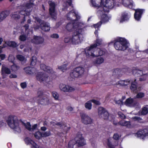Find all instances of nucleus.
<instances>
[{
	"label": "nucleus",
	"mask_w": 148,
	"mask_h": 148,
	"mask_svg": "<svg viewBox=\"0 0 148 148\" xmlns=\"http://www.w3.org/2000/svg\"><path fill=\"white\" fill-rule=\"evenodd\" d=\"M112 42L114 48L118 50L124 51L128 47L127 41L124 38L117 37Z\"/></svg>",
	"instance_id": "1"
},
{
	"label": "nucleus",
	"mask_w": 148,
	"mask_h": 148,
	"mask_svg": "<svg viewBox=\"0 0 148 148\" xmlns=\"http://www.w3.org/2000/svg\"><path fill=\"white\" fill-rule=\"evenodd\" d=\"M75 140V143L73 140H71L69 142L68 144V148H75L74 146L76 144H77L78 147H82L86 145V141L82 136V134L80 132H78L77 134Z\"/></svg>",
	"instance_id": "2"
},
{
	"label": "nucleus",
	"mask_w": 148,
	"mask_h": 148,
	"mask_svg": "<svg viewBox=\"0 0 148 148\" xmlns=\"http://www.w3.org/2000/svg\"><path fill=\"white\" fill-rule=\"evenodd\" d=\"M102 43L101 40L99 39H97L95 44L91 45L89 47H86L84 51L86 56L95 57L94 54L95 49L96 47L100 46Z\"/></svg>",
	"instance_id": "3"
},
{
	"label": "nucleus",
	"mask_w": 148,
	"mask_h": 148,
	"mask_svg": "<svg viewBox=\"0 0 148 148\" xmlns=\"http://www.w3.org/2000/svg\"><path fill=\"white\" fill-rule=\"evenodd\" d=\"M136 81V79L132 82H131V80L129 79L126 80H120L116 83V85H119V86H125L131 83L130 89L132 91L134 92L137 89V83Z\"/></svg>",
	"instance_id": "4"
},
{
	"label": "nucleus",
	"mask_w": 148,
	"mask_h": 148,
	"mask_svg": "<svg viewBox=\"0 0 148 148\" xmlns=\"http://www.w3.org/2000/svg\"><path fill=\"white\" fill-rule=\"evenodd\" d=\"M82 29H76L72 35L71 42L72 43L75 44H78L81 42L82 40V35L81 34Z\"/></svg>",
	"instance_id": "5"
},
{
	"label": "nucleus",
	"mask_w": 148,
	"mask_h": 148,
	"mask_svg": "<svg viewBox=\"0 0 148 148\" xmlns=\"http://www.w3.org/2000/svg\"><path fill=\"white\" fill-rule=\"evenodd\" d=\"M6 122L8 125L13 129L16 128L19 126V122L17 118L13 116H9Z\"/></svg>",
	"instance_id": "6"
},
{
	"label": "nucleus",
	"mask_w": 148,
	"mask_h": 148,
	"mask_svg": "<svg viewBox=\"0 0 148 148\" xmlns=\"http://www.w3.org/2000/svg\"><path fill=\"white\" fill-rule=\"evenodd\" d=\"M84 71L83 67L78 66L72 70L70 73V76L72 78H77L82 75Z\"/></svg>",
	"instance_id": "7"
},
{
	"label": "nucleus",
	"mask_w": 148,
	"mask_h": 148,
	"mask_svg": "<svg viewBox=\"0 0 148 148\" xmlns=\"http://www.w3.org/2000/svg\"><path fill=\"white\" fill-rule=\"evenodd\" d=\"M100 0L101 1L100 4V9L98 11V12L100 14H101L102 12V20L103 21H104L103 18L104 17L105 18H107V16L106 15L104 14L103 13L108 12L109 11V9H110L105 5L104 2L102 0Z\"/></svg>",
	"instance_id": "8"
},
{
	"label": "nucleus",
	"mask_w": 148,
	"mask_h": 148,
	"mask_svg": "<svg viewBox=\"0 0 148 148\" xmlns=\"http://www.w3.org/2000/svg\"><path fill=\"white\" fill-rule=\"evenodd\" d=\"M98 114L100 117L105 120L108 119L109 118V114L104 108L99 107L98 109Z\"/></svg>",
	"instance_id": "9"
},
{
	"label": "nucleus",
	"mask_w": 148,
	"mask_h": 148,
	"mask_svg": "<svg viewBox=\"0 0 148 148\" xmlns=\"http://www.w3.org/2000/svg\"><path fill=\"white\" fill-rule=\"evenodd\" d=\"M81 120L82 123L87 125L92 123L93 120L88 115L85 114H82L80 115Z\"/></svg>",
	"instance_id": "10"
},
{
	"label": "nucleus",
	"mask_w": 148,
	"mask_h": 148,
	"mask_svg": "<svg viewBox=\"0 0 148 148\" xmlns=\"http://www.w3.org/2000/svg\"><path fill=\"white\" fill-rule=\"evenodd\" d=\"M49 13L51 17L54 18L56 15V4L54 2L52 1H49Z\"/></svg>",
	"instance_id": "11"
},
{
	"label": "nucleus",
	"mask_w": 148,
	"mask_h": 148,
	"mask_svg": "<svg viewBox=\"0 0 148 148\" xmlns=\"http://www.w3.org/2000/svg\"><path fill=\"white\" fill-rule=\"evenodd\" d=\"M67 18L68 20L72 21L74 22L78 20L80 18V16L75 12L72 11H70L67 14Z\"/></svg>",
	"instance_id": "12"
},
{
	"label": "nucleus",
	"mask_w": 148,
	"mask_h": 148,
	"mask_svg": "<svg viewBox=\"0 0 148 148\" xmlns=\"http://www.w3.org/2000/svg\"><path fill=\"white\" fill-rule=\"evenodd\" d=\"M48 77V75L42 72H38L36 75L37 79L40 82L46 81Z\"/></svg>",
	"instance_id": "13"
},
{
	"label": "nucleus",
	"mask_w": 148,
	"mask_h": 148,
	"mask_svg": "<svg viewBox=\"0 0 148 148\" xmlns=\"http://www.w3.org/2000/svg\"><path fill=\"white\" fill-rule=\"evenodd\" d=\"M79 24L78 22H73L72 23H69L67 24L66 28L69 32L75 31L76 29H79Z\"/></svg>",
	"instance_id": "14"
},
{
	"label": "nucleus",
	"mask_w": 148,
	"mask_h": 148,
	"mask_svg": "<svg viewBox=\"0 0 148 148\" xmlns=\"http://www.w3.org/2000/svg\"><path fill=\"white\" fill-rule=\"evenodd\" d=\"M137 137L140 138L144 139L146 136H148V128L141 129L136 133Z\"/></svg>",
	"instance_id": "15"
},
{
	"label": "nucleus",
	"mask_w": 148,
	"mask_h": 148,
	"mask_svg": "<svg viewBox=\"0 0 148 148\" xmlns=\"http://www.w3.org/2000/svg\"><path fill=\"white\" fill-rule=\"evenodd\" d=\"M44 41V38L42 37L34 36L33 38L31 40V42L36 45H40L43 43Z\"/></svg>",
	"instance_id": "16"
},
{
	"label": "nucleus",
	"mask_w": 148,
	"mask_h": 148,
	"mask_svg": "<svg viewBox=\"0 0 148 148\" xmlns=\"http://www.w3.org/2000/svg\"><path fill=\"white\" fill-rule=\"evenodd\" d=\"M113 123L115 125H116L118 124L121 125L125 126L126 127L129 128H131L132 127L131 123L130 121H124L121 120L119 122L117 123L115 121H114Z\"/></svg>",
	"instance_id": "17"
},
{
	"label": "nucleus",
	"mask_w": 148,
	"mask_h": 148,
	"mask_svg": "<svg viewBox=\"0 0 148 148\" xmlns=\"http://www.w3.org/2000/svg\"><path fill=\"white\" fill-rule=\"evenodd\" d=\"M144 11L143 9H137L135 10L134 16L136 20L138 21L140 20Z\"/></svg>",
	"instance_id": "18"
},
{
	"label": "nucleus",
	"mask_w": 148,
	"mask_h": 148,
	"mask_svg": "<svg viewBox=\"0 0 148 148\" xmlns=\"http://www.w3.org/2000/svg\"><path fill=\"white\" fill-rule=\"evenodd\" d=\"M59 87L60 90L64 92H71L74 90V89L69 85H66L63 84H60Z\"/></svg>",
	"instance_id": "19"
},
{
	"label": "nucleus",
	"mask_w": 148,
	"mask_h": 148,
	"mask_svg": "<svg viewBox=\"0 0 148 148\" xmlns=\"http://www.w3.org/2000/svg\"><path fill=\"white\" fill-rule=\"evenodd\" d=\"M24 140L27 145H31L32 148H39L38 145L30 138L27 137L25 138Z\"/></svg>",
	"instance_id": "20"
},
{
	"label": "nucleus",
	"mask_w": 148,
	"mask_h": 148,
	"mask_svg": "<svg viewBox=\"0 0 148 148\" xmlns=\"http://www.w3.org/2000/svg\"><path fill=\"white\" fill-rule=\"evenodd\" d=\"M40 67L41 69L48 73H53L54 72L52 68L46 66L44 64H41L40 65Z\"/></svg>",
	"instance_id": "21"
},
{
	"label": "nucleus",
	"mask_w": 148,
	"mask_h": 148,
	"mask_svg": "<svg viewBox=\"0 0 148 148\" xmlns=\"http://www.w3.org/2000/svg\"><path fill=\"white\" fill-rule=\"evenodd\" d=\"M41 29L44 31L47 32L49 31L50 28L49 25L47 22L43 21L40 24Z\"/></svg>",
	"instance_id": "22"
},
{
	"label": "nucleus",
	"mask_w": 148,
	"mask_h": 148,
	"mask_svg": "<svg viewBox=\"0 0 148 148\" xmlns=\"http://www.w3.org/2000/svg\"><path fill=\"white\" fill-rule=\"evenodd\" d=\"M25 73L28 74L32 75L35 72V69L34 67L28 66L23 69Z\"/></svg>",
	"instance_id": "23"
},
{
	"label": "nucleus",
	"mask_w": 148,
	"mask_h": 148,
	"mask_svg": "<svg viewBox=\"0 0 148 148\" xmlns=\"http://www.w3.org/2000/svg\"><path fill=\"white\" fill-rule=\"evenodd\" d=\"M105 5L109 8L111 9L115 6V3L114 0H106Z\"/></svg>",
	"instance_id": "24"
},
{
	"label": "nucleus",
	"mask_w": 148,
	"mask_h": 148,
	"mask_svg": "<svg viewBox=\"0 0 148 148\" xmlns=\"http://www.w3.org/2000/svg\"><path fill=\"white\" fill-rule=\"evenodd\" d=\"M10 12L8 10L2 11L0 13V22L4 19L9 14Z\"/></svg>",
	"instance_id": "25"
},
{
	"label": "nucleus",
	"mask_w": 148,
	"mask_h": 148,
	"mask_svg": "<svg viewBox=\"0 0 148 148\" xmlns=\"http://www.w3.org/2000/svg\"><path fill=\"white\" fill-rule=\"evenodd\" d=\"M125 104L126 106H134L136 105V103L134 102L133 99L130 97L126 99Z\"/></svg>",
	"instance_id": "26"
},
{
	"label": "nucleus",
	"mask_w": 148,
	"mask_h": 148,
	"mask_svg": "<svg viewBox=\"0 0 148 148\" xmlns=\"http://www.w3.org/2000/svg\"><path fill=\"white\" fill-rule=\"evenodd\" d=\"M132 73L135 76L139 77L143 75V71L139 69H135L132 70Z\"/></svg>",
	"instance_id": "27"
},
{
	"label": "nucleus",
	"mask_w": 148,
	"mask_h": 148,
	"mask_svg": "<svg viewBox=\"0 0 148 148\" xmlns=\"http://www.w3.org/2000/svg\"><path fill=\"white\" fill-rule=\"evenodd\" d=\"M129 19V17L128 16V13L126 12L123 13L121 18L120 22H123L127 21Z\"/></svg>",
	"instance_id": "28"
},
{
	"label": "nucleus",
	"mask_w": 148,
	"mask_h": 148,
	"mask_svg": "<svg viewBox=\"0 0 148 148\" xmlns=\"http://www.w3.org/2000/svg\"><path fill=\"white\" fill-rule=\"evenodd\" d=\"M18 13L23 15L24 16H29L30 15V12L28 10V9L26 8H24L23 10L18 11Z\"/></svg>",
	"instance_id": "29"
},
{
	"label": "nucleus",
	"mask_w": 148,
	"mask_h": 148,
	"mask_svg": "<svg viewBox=\"0 0 148 148\" xmlns=\"http://www.w3.org/2000/svg\"><path fill=\"white\" fill-rule=\"evenodd\" d=\"M5 43L8 46L13 48H15L18 46L17 43L14 41H7Z\"/></svg>",
	"instance_id": "30"
},
{
	"label": "nucleus",
	"mask_w": 148,
	"mask_h": 148,
	"mask_svg": "<svg viewBox=\"0 0 148 148\" xmlns=\"http://www.w3.org/2000/svg\"><path fill=\"white\" fill-rule=\"evenodd\" d=\"M11 73L10 69L5 67H3L1 69V74L3 75L5 74H9Z\"/></svg>",
	"instance_id": "31"
},
{
	"label": "nucleus",
	"mask_w": 148,
	"mask_h": 148,
	"mask_svg": "<svg viewBox=\"0 0 148 148\" xmlns=\"http://www.w3.org/2000/svg\"><path fill=\"white\" fill-rule=\"evenodd\" d=\"M47 98H44L42 97L38 99V104H40L41 105H45L47 103Z\"/></svg>",
	"instance_id": "32"
},
{
	"label": "nucleus",
	"mask_w": 148,
	"mask_h": 148,
	"mask_svg": "<svg viewBox=\"0 0 148 148\" xmlns=\"http://www.w3.org/2000/svg\"><path fill=\"white\" fill-rule=\"evenodd\" d=\"M11 17L12 18L16 21L20 18V16L17 12H16L12 14Z\"/></svg>",
	"instance_id": "33"
},
{
	"label": "nucleus",
	"mask_w": 148,
	"mask_h": 148,
	"mask_svg": "<svg viewBox=\"0 0 148 148\" xmlns=\"http://www.w3.org/2000/svg\"><path fill=\"white\" fill-rule=\"evenodd\" d=\"M104 61L103 59L101 57L97 58L94 61V63L96 64H101Z\"/></svg>",
	"instance_id": "34"
},
{
	"label": "nucleus",
	"mask_w": 148,
	"mask_h": 148,
	"mask_svg": "<svg viewBox=\"0 0 148 148\" xmlns=\"http://www.w3.org/2000/svg\"><path fill=\"white\" fill-rule=\"evenodd\" d=\"M147 107H144L142 108L141 111V114L145 115L147 114L148 113V109Z\"/></svg>",
	"instance_id": "35"
},
{
	"label": "nucleus",
	"mask_w": 148,
	"mask_h": 148,
	"mask_svg": "<svg viewBox=\"0 0 148 148\" xmlns=\"http://www.w3.org/2000/svg\"><path fill=\"white\" fill-rule=\"evenodd\" d=\"M19 68L20 67L19 66L15 64H13L11 67V70L14 72L17 71Z\"/></svg>",
	"instance_id": "36"
},
{
	"label": "nucleus",
	"mask_w": 148,
	"mask_h": 148,
	"mask_svg": "<svg viewBox=\"0 0 148 148\" xmlns=\"http://www.w3.org/2000/svg\"><path fill=\"white\" fill-rule=\"evenodd\" d=\"M68 65V64H64L61 66H58V69L63 72L67 70V66Z\"/></svg>",
	"instance_id": "37"
},
{
	"label": "nucleus",
	"mask_w": 148,
	"mask_h": 148,
	"mask_svg": "<svg viewBox=\"0 0 148 148\" xmlns=\"http://www.w3.org/2000/svg\"><path fill=\"white\" fill-rule=\"evenodd\" d=\"M91 102V100H90L88 101L87 102L85 103V106L86 108L89 110L91 109L92 106Z\"/></svg>",
	"instance_id": "38"
},
{
	"label": "nucleus",
	"mask_w": 148,
	"mask_h": 148,
	"mask_svg": "<svg viewBox=\"0 0 148 148\" xmlns=\"http://www.w3.org/2000/svg\"><path fill=\"white\" fill-rule=\"evenodd\" d=\"M22 123L25 127V128L29 131H31L32 128L30 123L29 122H27L26 124L22 121Z\"/></svg>",
	"instance_id": "39"
},
{
	"label": "nucleus",
	"mask_w": 148,
	"mask_h": 148,
	"mask_svg": "<svg viewBox=\"0 0 148 148\" xmlns=\"http://www.w3.org/2000/svg\"><path fill=\"white\" fill-rule=\"evenodd\" d=\"M122 71V70L119 68L114 69L113 71V75H119Z\"/></svg>",
	"instance_id": "40"
},
{
	"label": "nucleus",
	"mask_w": 148,
	"mask_h": 148,
	"mask_svg": "<svg viewBox=\"0 0 148 148\" xmlns=\"http://www.w3.org/2000/svg\"><path fill=\"white\" fill-rule=\"evenodd\" d=\"M36 58L35 56H33L32 58L30 65L34 66L36 64Z\"/></svg>",
	"instance_id": "41"
},
{
	"label": "nucleus",
	"mask_w": 148,
	"mask_h": 148,
	"mask_svg": "<svg viewBox=\"0 0 148 148\" xmlns=\"http://www.w3.org/2000/svg\"><path fill=\"white\" fill-rule=\"evenodd\" d=\"M111 139L109 138L107 140V145L109 148H115L114 146L112 145V142L111 141Z\"/></svg>",
	"instance_id": "42"
},
{
	"label": "nucleus",
	"mask_w": 148,
	"mask_h": 148,
	"mask_svg": "<svg viewBox=\"0 0 148 148\" xmlns=\"http://www.w3.org/2000/svg\"><path fill=\"white\" fill-rule=\"evenodd\" d=\"M53 97L55 100H58L59 98V95L58 93L55 91H53L52 92Z\"/></svg>",
	"instance_id": "43"
},
{
	"label": "nucleus",
	"mask_w": 148,
	"mask_h": 148,
	"mask_svg": "<svg viewBox=\"0 0 148 148\" xmlns=\"http://www.w3.org/2000/svg\"><path fill=\"white\" fill-rule=\"evenodd\" d=\"M27 38L26 36L24 34H22L19 37V40L22 41H25Z\"/></svg>",
	"instance_id": "44"
},
{
	"label": "nucleus",
	"mask_w": 148,
	"mask_h": 148,
	"mask_svg": "<svg viewBox=\"0 0 148 148\" xmlns=\"http://www.w3.org/2000/svg\"><path fill=\"white\" fill-rule=\"evenodd\" d=\"M44 93L43 90H39L37 92L38 96L37 98H41L43 97Z\"/></svg>",
	"instance_id": "45"
},
{
	"label": "nucleus",
	"mask_w": 148,
	"mask_h": 148,
	"mask_svg": "<svg viewBox=\"0 0 148 148\" xmlns=\"http://www.w3.org/2000/svg\"><path fill=\"white\" fill-rule=\"evenodd\" d=\"M145 96V94L143 92H140L138 93L136 95V97L137 98H141Z\"/></svg>",
	"instance_id": "46"
},
{
	"label": "nucleus",
	"mask_w": 148,
	"mask_h": 148,
	"mask_svg": "<svg viewBox=\"0 0 148 148\" xmlns=\"http://www.w3.org/2000/svg\"><path fill=\"white\" fill-rule=\"evenodd\" d=\"M42 137H47L51 135V133L50 131H47L45 132L42 133Z\"/></svg>",
	"instance_id": "47"
},
{
	"label": "nucleus",
	"mask_w": 148,
	"mask_h": 148,
	"mask_svg": "<svg viewBox=\"0 0 148 148\" xmlns=\"http://www.w3.org/2000/svg\"><path fill=\"white\" fill-rule=\"evenodd\" d=\"M33 3L31 2H29L26 3L25 5V7L27 8V9H29L32 7V5H33Z\"/></svg>",
	"instance_id": "48"
},
{
	"label": "nucleus",
	"mask_w": 148,
	"mask_h": 148,
	"mask_svg": "<svg viewBox=\"0 0 148 148\" xmlns=\"http://www.w3.org/2000/svg\"><path fill=\"white\" fill-rule=\"evenodd\" d=\"M98 53V54L95 55V56H101L105 53V52L100 49H99Z\"/></svg>",
	"instance_id": "49"
},
{
	"label": "nucleus",
	"mask_w": 148,
	"mask_h": 148,
	"mask_svg": "<svg viewBox=\"0 0 148 148\" xmlns=\"http://www.w3.org/2000/svg\"><path fill=\"white\" fill-rule=\"evenodd\" d=\"M118 115L119 117L122 119H124L126 118V116L121 112H119L118 113Z\"/></svg>",
	"instance_id": "50"
},
{
	"label": "nucleus",
	"mask_w": 148,
	"mask_h": 148,
	"mask_svg": "<svg viewBox=\"0 0 148 148\" xmlns=\"http://www.w3.org/2000/svg\"><path fill=\"white\" fill-rule=\"evenodd\" d=\"M17 58L20 61H23L24 60L25 58L21 55H18L17 56Z\"/></svg>",
	"instance_id": "51"
},
{
	"label": "nucleus",
	"mask_w": 148,
	"mask_h": 148,
	"mask_svg": "<svg viewBox=\"0 0 148 148\" xmlns=\"http://www.w3.org/2000/svg\"><path fill=\"white\" fill-rule=\"evenodd\" d=\"M64 41L65 43H68L71 41V39L70 37H66L64 38Z\"/></svg>",
	"instance_id": "52"
},
{
	"label": "nucleus",
	"mask_w": 148,
	"mask_h": 148,
	"mask_svg": "<svg viewBox=\"0 0 148 148\" xmlns=\"http://www.w3.org/2000/svg\"><path fill=\"white\" fill-rule=\"evenodd\" d=\"M102 23V22L101 21L98 22L97 24H94V26L95 28H98L101 26Z\"/></svg>",
	"instance_id": "53"
},
{
	"label": "nucleus",
	"mask_w": 148,
	"mask_h": 148,
	"mask_svg": "<svg viewBox=\"0 0 148 148\" xmlns=\"http://www.w3.org/2000/svg\"><path fill=\"white\" fill-rule=\"evenodd\" d=\"M91 101L95 103V104L97 105H100V102L98 101L95 99H92L91 100Z\"/></svg>",
	"instance_id": "54"
},
{
	"label": "nucleus",
	"mask_w": 148,
	"mask_h": 148,
	"mask_svg": "<svg viewBox=\"0 0 148 148\" xmlns=\"http://www.w3.org/2000/svg\"><path fill=\"white\" fill-rule=\"evenodd\" d=\"M71 127H67L66 126H65L64 128V131L66 133H67L70 130Z\"/></svg>",
	"instance_id": "55"
},
{
	"label": "nucleus",
	"mask_w": 148,
	"mask_h": 148,
	"mask_svg": "<svg viewBox=\"0 0 148 148\" xmlns=\"http://www.w3.org/2000/svg\"><path fill=\"white\" fill-rule=\"evenodd\" d=\"M113 138L115 140H118L119 138V135L117 134H114L113 137Z\"/></svg>",
	"instance_id": "56"
},
{
	"label": "nucleus",
	"mask_w": 148,
	"mask_h": 148,
	"mask_svg": "<svg viewBox=\"0 0 148 148\" xmlns=\"http://www.w3.org/2000/svg\"><path fill=\"white\" fill-rule=\"evenodd\" d=\"M20 86L22 88L24 89L26 87L27 85L26 82H24L21 83Z\"/></svg>",
	"instance_id": "57"
},
{
	"label": "nucleus",
	"mask_w": 148,
	"mask_h": 148,
	"mask_svg": "<svg viewBox=\"0 0 148 148\" xmlns=\"http://www.w3.org/2000/svg\"><path fill=\"white\" fill-rule=\"evenodd\" d=\"M52 38H57L59 37V35L57 34H53L51 36Z\"/></svg>",
	"instance_id": "58"
},
{
	"label": "nucleus",
	"mask_w": 148,
	"mask_h": 148,
	"mask_svg": "<svg viewBox=\"0 0 148 148\" xmlns=\"http://www.w3.org/2000/svg\"><path fill=\"white\" fill-rule=\"evenodd\" d=\"M116 103L118 104L119 105H121V104H123V102L122 100H120L116 101L115 102Z\"/></svg>",
	"instance_id": "59"
},
{
	"label": "nucleus",
	"mask_w": 148,
	"mask_h": 148,
	"mask_svg": "<svg viewBox=\"0 0 148 148\" xmlns=\"http://www.w3.org/2000/svg\"><path fill=\"white\" fill-rule=\"evenodd\" d=\"M51 123L52 124H53V123L55 124V125H57L61 127H62V125H63L62 124V123H61V122H58V123H54V122H52Z\"/></svg>",
	"instance_id": "60"
},
{
	"label": "nucleus",
	"mask_w": 148,
	"mask_h": 148,
	"mask_svg": "<svg viewBox=\"0 0 148 148\" xmlns=\"http://www.w3.org/2000/svg\"><path fill=\"white\" fill-rule=\"evenodd\" d=\"M125 6H126L128 8H130V9L132 8L133 7V4L132 3H130L128 5H124Z\"/></svg>",
	"instance_id": "61"
},
{
	"label": "nucleus",
	"mask_w": 148,
	"mask_h": 148,
	"mask_svg": "<svg viewBox=\"0 0 148 148\" xmlns=\"http://www.w3.org/2000/svg\"><path fill=\"white\" fill-rule=\"evenodd\" d=\"M72 0H67L66 2L68 3V5L70 6H73L72 4Z\"/></svg>",
	"instance_id": "62"
},
{
	"label": "nucleus",
	"mask_w": 148,
	"mask_h": 148,
	"mask_svg": "<svg viewBox=\"0 0 148 148\" xmlns=\"http://www.w3.org/2000/svg\"><path fill=\"white\" fill-rule=\"evenodd\" d=\"M17 75L13 74H11L10 75V77L11 78H15L17 77Z\"/></svg>",
	"instance_id": "63"
},
{
	"label": "nucleus",
	"mask_w": 148,
	"mask_h": 148,
	"mask_svg": "<svg viewBox=\"0 0 148 148\" xmlns=\"http://www.w3.org/2000/svg\"><path fill=\"white\" fill-rule=\"evenodd\" d=\"M133 119L135 121L138 120V121H140L141 120V118L139 117L138 116H135L133 118Z\"/></svg>",
	"instance_id": "64"
}]
</instances>
